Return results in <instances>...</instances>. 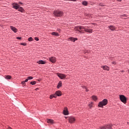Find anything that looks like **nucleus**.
<instances>
[{"label": "nucleus", "mask_w": 129, "mask_h": 129, "mask_svg": "<svg viewBox=\"0 0 129 129\" xmlns=\"http://www.w3.org/2000/svg\"><path fill=\"white\" fill-rule=\"evenodd\" d=\"M75 30H76V33H78L77 32H79V33H81V34H84L85 31V26H76L75 27Z\"/></svg>", "instance_id": "obj_1"}, {"label": "nucleus", "mask_w": 129, "mask_h": 129, "mask_svg": "<svg viewBox=\"0 0 129 129\" xmlns=\"http://www.w3.org/2000/svg\"><path fill=\"white\" fill-rule=\"evenodd\" d=\"M53 15H54V17H55V18H58V17H63V12H62L61 11H54L53 12Z\"/></svg>", "instance_id": "obj_2"}, {"label": "nucleus", "mask_w": 129, "mask_h": 129, "mask_svg": "<svg viewBox=\"0 0 129 129\" xmlns=\"http://www.w3.org/2000/svg\"><path fill=\"white\" fill-rule=\"evenodd\" d=\"M107 99H104L102 101L99 102L98 106L99 107H103V106L106 105V104H107Z\"/></svg>", "instance_id": "obj_3"}, {"label": "nucleus", "mask_w": 129, "mask_h": 129, "mask_svg": "<svg viewBox=\"0 0 129 129\" xmlns=\"http://www.w3.org/2000/svg\"><path fill=\"white\" fill-rule=\"evenodd\" d=\"M66 118H68L69 122L70 123H74L76 120V118L74 116L66 117Z\"/></svg>", "instance_id": "obj_4"}, {"label": "nucleus", "mask_w": 129, "mask_h": 129, "mask_svg": "<svg viewBox=\"0 0 129 129\" xmlns=\"http://www.w3.org/2000/svg\"><path fill=\"white\" fill-rule=\"evenodd\" d=\"M119 98L120 100H121V101L123 102V103H126V98L125 97V96H124V95H120L119 96Z\"/></svg>", "instance_id": "obj_5"}, {"label": "nucleus", "mask_w": 129, "mask_h": 129, "mask_svg": "<svg viewBox=\"0 0 129 129\" xmlns=\"http://www.w3.org/2000/svg\"><path fill=\"white\" fill-rule=\"evenodd\" d=\"M113 126V125L112 124H109V125H106L105 126H103L102 127H100V129H113L112 127Z\"/></svg>", "instance_id": "obj_6"}, {"label": "nucleus", "mask_w": 129, "mask_h": 129, "mask_svg": "<svg viewBox=\"0 0 129 129\" xmlns=\"http://www.w3.org/2000/svg\"><path fill=\"white\" fill-rule=\"evenodd\" d=\"M57 76L60 78V79H64V78H66L67 76L66 75H64L63 74H57Z\"/></svg>", "instance_id": "obj_7"}, {"label": "nucleus", "mask_w": 129, "mask_h": 129, "mask_svg": "<svg viewBox=\"0 0 129 129\" xmlns=\"http://www.w3.org/2000/svg\"><path fill=\"white\" fill-rule=\"evenodd\" d=\"M20 5L17 3H14L13 4V9H15V10H18Z\"/></svg>", "instance_id": "obj_8"}, {"label": "nucleus", "mask_w": 129, "mask_h": 129, "mask_svg": "<svg viewBox=\"0 0 129 129\" xmlns=\"http://www.w3.org/2000/svg\"><path fill=\"white\" fill-rule=\"evenodd\" d=\"M49 59L50 62H52V63H55V62H56V57L54 56L49 57Z\"/></svg>", "instance_id": "obj_9"}, {"label": "nucleus", "mask_w": 129, "mask_h": 129, "mask_svg": "<svg viewBox=\"0 0 129 129\" xmlns=\"http://www.w3.org/2000/svg\"><path fill=\"white\" fill-rule=\"evenodd\" d=\"M93 31V29H89L88 27H85V32L86 33H92Z\"/></svg>", "instance_id": "obj_10"}, {"label": "nucleus", "mask_w": 129, "mask_h": 129, "mask_svg": "<svg viewBox=\"0 0 129 129\" xmlns=\"http://www.w3.org/2000/svg\"><path fill=\"white\" fill-rule=\"evenodd\" d=\"M63 114H64V115H68L69 114L67 107L64 108V109L63 110Z\"/></svg>", "instance_id": "obj_11"}, {"label": "nucleus", "mask_w": 129, "mask_h": 129, "mask_svg": "<svg viewBox=\"0 0 129 129\" xmlns=\"http://www.w3.org/2000/svg\"><path fill=\"white\" fill-rule=\"evenodd\" d=\"M10 29H11L12 31L14 32V33H17V32H18V29L14 26H11Z\"/></svg>", "instance_id": "obj_12"}, {"label": "nucleus", "mask_w": 129, "mask_h": 129, "mask_svg": "<svg viewBox=\"0 0 129 129\" xmlns=\"http://www.w3.org/2000/svg\"><path fill=\"white\" fill-rule=\"evenodd\" d=\"M77 38L70 37L69 38V40L72 41V42H75L76 41H77Z\"/></svg>", "instance_id": "obj_13"}, {"label": "nucleus", "mask_w": 129, "mask_h": 129, "mask_svg": "<svg viewBox=\"0 0 129 129\" xmlns=\"http://www.w3.org/2000/svg\"><path fill=\"white\" fill-rule=\"evenodd\" d=\"M47 123H50L51 124H53V123H55V122L53 120V119H48L47 121Z\"/></svg>", "instance_id": "obj_14"}, {"label": "nucleus", "mask_w": 129, "mask_h": 129, "mask_svg": "<svg viewBox=\"0 0 129 129\" xmlns=\"http://www.w3.org/2000/svg\"><path fill=\"white\" fill-rule=\"evenodd\" d=\"M101 68H103L104 70H107V71H109V67H108V66H102Z\"/></svg>", "instance_id": "obj_15"}, {"label": "nucleus", "mask_w": 129, "mask_h": 129, "mask_svg": "<svg viewBox=\"0 0 129 129\" xmlns=\"http://www.w3.org/2000/svg\"><path fill=\"white\" fill-rule=\"evenodd\" d=\"M55 94L57 96H61V95H62V94L61 93V92L60 91H57L55 92Z\"/></svg>", "instance_id": "obj_16"}, {"label": "nucleus", "mask_w": 129, "mask_h": 129, "mask_svg": "<svg viewBox=\"0 0 129 129\" xmlns=\"http://www.w3.org/2000/svg\"><path fill=\"white\" fill-rule=\"evenodd\" d=\"M5 79H7V80H9L10 79H12V76L10 75H7L5 77Z\"/></svg>", "instance_id": "obj_17"}, {"label": "nucleus", "mask_w": 129, "mask_h": 129, "mask_svg": "<svg viewBox=\"0 0 129 129\" xmlns=\"http://www.w3.org/2000/svg\"><path fill=\"white\" fill-rule=\"evenodd\" d=\"M18 11L19 12H21V13H24V12H25V10H24V9H23V8L20 7L18 8Z\"/></svg>", "instance_id": "obj_18"}, {"label": "nucleus", "mask_w": 129, "mask_h": 129, "mask_svg": "<svg viewBox=\"0 0 129 129\" xmlns=\"http://www.w3.org/2000/svg\"><path fill=\"white\" fill-rule=\"evenodd\" d=\"M51 35H52V36H56V37H59V34L57 32H52Z\"/></svg>", "instance_id": "obj_19"}, {"label": "nucleus", "mask_w": 129, "mask_h": 129, "mask_svg": "<svg viewBox=\"0 0 129 129\" xmlns=\"http://www.w3.org/2000/svg\"><path fill=\"white\" fill-rule=\"evenodd\" d=\"M109 29H111V31H114L115 30V27L113 26H109Z\"/></svg>", "instance_id": "obj_20"}, {"label": "nucleus", "mask_w": 129, "mask_h": 129, "mask_svg": "<svg viewBox=\"0 0 129 129\" xmlns=\"http://www.w3.org/2000/svg\"><path fill=\"white\" fill-rule=\"evenodd\" d=\"M37 63H38V64H45V61H43V60H39L38 61H37Z\"/></svg>", "instance_id": "obj_21"}, {"label": "nucleus", "mask_w": 129, "mask_h": 129, "mask_svg": "<svg viewBox=\"0 0 129 129\" xmlns=\"http://www.w3.org/2000/svg\"><path fill=\"white\" fill-rule=\"evenodd\" d=\"M62 86V82L60 81L59 82L57 86V88H60Z\"/></svg>", "instance_id": "obj_22"}, {"label": "nucleus", "mask_w": 129, "mask_h": 129, "mask_svg": "<svg viewBox=\"0 0 129 129\" xmlns=\"http://www.w3.org/2000/svg\"><path fill=\"white\" fill-rule=\"evenodd\" d=\"M82 4L83 6H87L88 5V2L87 1H83Z\"/></svg>", "instance_id": "obj_23"}, {"label": "nucleus", "mask_w": 129, "mask_h": 129, "mask_svg": "<svg viewBox=\"0 0 129 129\" xmlns=\"http://www.w3.org/2000/svg\"><path fill=\"white\" fill-rule=\"evenodd\" d=\"M92 97L93 100H94L95 101H96V100H97V97L95 96H93Z\"/></svg>", "instance_id": "obj_24"}, {"label": "nucleus", "mask_w": 129, "mask_h": 129, "mask_svg": "<svg viewBox=\"0 0 129 129\" xmlns=\"http://www.w3.org/2000/svg\"><path fill=\"white\" fill-rule=\"evenodd\" d=\"M28 41L29 42H32V41H34V39H33V37H29L28 38Z\"/></svg>", "instance_id": "obj_25"}, {"label": "nucleus", "mask_w": 129, "mask_h": 129, "mask_svg": "<svg viewBox=\"0 0 129 129\" xmlns=\"http://www.w3.org/2000/svg\"><path fill=\"white\" fill-rule=\"evenodd\" d=\"M89 107L91 108L92 107H93V103L91 102L89 105Z\"/></svg>", "instance_id": "obj_26"}, {"label": "nucleus", "mask_w": 129, "mask_h": 129, "mask_svg": "<svg viewBox=\"0 0 129 129\" xmlns=\"http://www.w3.org/2000/svg\"><path fill=\"white\" fill-rule=\"evenodd\" d=\"M36 83H37V82H36V81H33V82H30V84H31L32 85H35V84H36Z\"/></svg>", "instance_id": "obj_27"}, {"label": "nucleus", "mask_w": 129, "mask_h": 129, "mask_svg": "<svg viewBox=\"0 0 129 129\" xmlns=\"http://www.w3.org/2000/svg\"><path fill=\"white\" fill-rule=\"evenodd\" d=\"M21 84H22V85H24V86H26V82L24 81L22 82Z\"/></svg>", "instance_id": "obj_28"}, {"label": "nucleus", "mask_w": 129, "mask_h": 129, "mask_svg": "<svg viewBox=\"0 0 129 129\" xmlns=\"http://www.w3.org/2000/svg\"><path fill=\"white\" fill-rule=\"evenodd\" d=\"M27 79L28 80H32V79H33V77H28Z\"/></svg>", "instance_id": "obj_29"}, {"label": "nucleus", "mask_w": 129, "mask_h": 129, "mask_svg": "<svg viewBox=\"0 0 129 129\" xmlns=\"http://www.w3.org/2000/svg\"><path fill=\"white\" fill-rule=\"evenodd\" d=\"M82 88H85V89L86 90V91H87V92L88 91L87 88L86 87H85V86H82Z\"/></svg>", "instance_id": "obj_30"}, {"label": "nucleus", "mask_w": 129, "mask_h": 129, "mask_svg": "<svg viewBox=\"0 0 129 129\" xmlns=\"http://www.w3.org/2000/svg\"><path fill=\"white\" fill-rule=\"evenodd\" d=\"M57 95L56 94H54L53 95V97H54V98H56L57 97Z\"/></svg>", "instance_id": "obj_31"}, {"label": "nucleus", "mask_w": 129, "mask_h": 129, "mask_svg": "<svg viewBox=\"0 0 129 129\" xmlns=\"http://www.w3.org/2000/svg\"><path fill=\"white\" fill-rule=\"evenodd\" d=\"M21 45H22V46H26L27 45V44H26L25 43H21Z\"/></svg>", "instance_id": "obj_32"}, {"label": "nucleus", "mask_w": 129, "mask_h": 129, "mask_svg": "<svg viewBox=\"0 0 129 129\" xmlns=\"http://www.w3.org/2000/svg\"><path fill=\"white\" fill-rule=\"evenodd\" d=\"M35 41H39V38L38 37H35Z\"/></svg>", "instance_id": "obj_33"}, {"label": "nucleus", "mask_w": 129, "mask_h": 129, "mask_svg": "<svg viewBox=\"0 0 129 129\" xmlns=\"http://www.w3.org/2000/svg\"><path fill=\"white\" fill-rule=\"evenodd\" d=\"M53 97H53V95H51L50 96V99H52V98H53Z\"/></svg>", "instance_id": "obj_34"}, {"label": "nucleus", "mask_w": 129, "mask_h": 129, "mask_svg": "<svg viewBox=\"0 0 129 129\" xmlns=\"http://www.w3.org/2000/svg\"><path fill=\"white\" fill-rule=\"evenodd\" d=\"M28 81H29V80L27 78L25 80V81H24V82H28Z\"/></svg>", "instance_id": "obj_35"}, {"label": "nucleus", "mask_w": 129, "mask_h": 129, "mask_svg": "<svg viewBox=\"0 0 129 129\" xmlns=\"http://www.w3.org/2000/svg\"><path fill=\"white\" fill-rule=\"evenodd\" d=\"M17 39L18 40H21V39H22V37H17Z\"/></svg>", "instance_id": "obj_36"}, {"label": "nucleus", "mask_w": 129, "mask_h": 129, "mask_svg": "<svg viewBox=\"0 0 129 129\" xmlns=\"http://www.w3.org/2000/svg\"><path fill=\"white\" fill-rule=\"evenodd\" d=\"M112 63V64H116V63H115V61H113Z\"/></svg>", "instance_id": "obj_37"}, {"label": "nucleus", "mask_w": 129, "mask_h": 129, "mask_svg": "<svg viewBox=\"0 0 129 129\" xmlns=\"http://www.w3.org/2000/svg\"><path fill=\"white\" fill-rule=\"evenodd\" d=\"M19 4L20 5H23V3H22V2H19Z\"/></svg>", "instance_id": "obj_38"}, {"label": "nucleus", "mask_w": 129, "mask_h": 129, "mask_svg": "<svg viewBox=\"0 0 129 129\" xmlns=\"http://www.w3.org/2000/svg\"><path fill=\"white\" fill-rule=\"evenodd\" d=\"M8 129H13L11 127H8Z\"/></svg>", "instance_id": "obj_39"}, {"label": "nucleus", "mask_w": 129, "mask_h": 129, "mask_svg": "<svg viewBox=\"0 0 129 129\" xmlns=\"http://www.w3.org/2000/svg\"><path fill=\"white\" fill-rule=\"evenodd\" d=\"M118 2H120V0H117Z\"/></svg>", "instance_id": "obj_40"}, {"label": "nucleus", "mask_w": 129, "mask_h": 129, "mask_svg": "<svg viewBox=\"0 0 129 129\" xmlns=\"http://www.w3.org/2000/svg\"><path fill=\"white\" fill-rule=\"evenodd\" d=\"M122 72H124V71H122Z\"/></svg>", "instance_id": "obj_41"}]
</instances>
